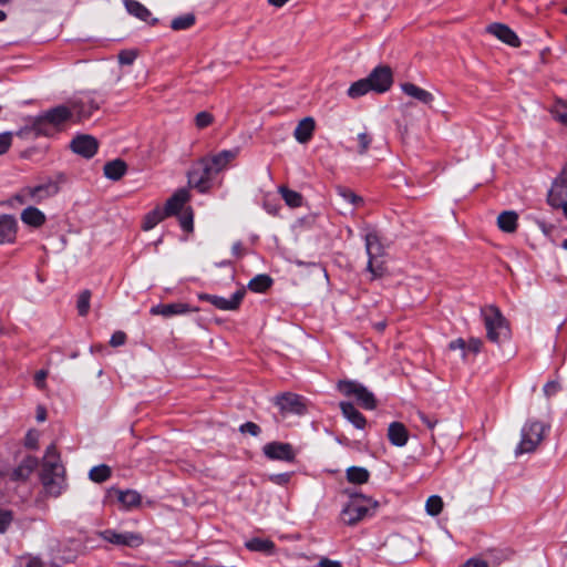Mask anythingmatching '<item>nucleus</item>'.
<instances>
[{
  "label": "nucleus",
  "mask_w": 567,
  "mask_h": 567,
  "mask_svg": "<svg viewBox=\"0 0 567 567\" xmlns=\"http://www.w3.org/2000/svg\"><path fill=\"white\" fill-rule=\"evenodd\" d=\"M83 101H72L69 104L58 105L50 109L37 116H30L25 120V124L16 133L17 136L39 137V136H53L59 133L65 123L69 121L81 122L89 118L94 111L97 110V104L91 103V109L85 111L83 109Z\"/></svg>",
  "instance_id": "obj_1"
},
{
  "label": "nucleus",
  "mask_w": 567,
  "mask_h": 567,
  "mask_svg": "<svg viewBox=\"0 0 567 567\" xmlns=\"http://www.w3.org/2000/svg\"><path fill=\"white\" fill-rule=\"evenodd\" d=\"M41 482L45 492L55 497L61 495L65 487L64 467L60 463V455L54 444L47 447L43 457Z\"/></svg>",
  "instance_id": "obj_2"
},
{
  "label": "nucleus",
  "mask_w": 567,
  "mask_h": 567,
  "mask_svg": "<svg viewBox=\"0 0 567 567\" xmlns=\"http://www.w3.org/2000/svg\"><path fill=\"white\" fill-rule=\"evenodd\" d=\"M486 337L491 342L501 343L509 338V328L506 319L495 306H488L481 310Z\"/></svg>",
  "instance_id": "obj_3"
},
{
  "label": "nucleus",
  "mask_w": 567,
  "mask_h": 567,
  "mask_svg": "<svg viewBox=\"0 0 567 567\" xmlns=\"http://www.w3.org/2000/svg\"><path fill=\"white\" fill-rule=\"evenodd\" d=\"M378 507V502L363 495H353L341 512L342 520L347 525H355Z\"/></svg>",
  "instance_id": "obj_4"
},
{
  "label": "nucleus",
  "mask_w": 567,
  "mask_h": 567,
  "mask_svg": "<svg viewBox=\"0 0 567 567\" xmlns=\"http://www.w3.org/2000/svg\"><path fill=\"white\" fill-rule=\"evenodd\" d=\"M364 240L365 251L369 258L367 269L372 275V278H380L385 272L384 261L382 259L384 256V247L375 231L368 233Z\"/></svg>",
  "instance_id": "obj_5"
},
{
  "label": "nucleus",
  "mask_w": 567,
  "mask_h": 567,
  "mask_svg": "<svg viewBox=\"0 0 567 567\" xmlns=\"http://www.w3.org/2000/svg\"><path fill=\"white\" fill-rule=\"evenodd\" d=\"M547 426L539 421H528L522 429L520 442L515 450L516 455L534 452L545 437Z\"/></svg>",
  "instance_id": "obj_6"
},
{
  "label": "nucleus",
  "mask_w": 567,
  "mask_h": 567,
  "mask_svg": "<svg viewBox=\"0 0 567 567\" xmlns=\"http://www.w3.org/2000/svg\"><path fill=\"white\" fill-rule=\"evenodd\" d=\"M68 182L64 173H56L41 184L29 186L33 204H40L49 198L54 197L61 190V186Z\"/></svg>",
  "instance_id": "obj_7"
},
{
  "label": "nucleus",
  "mask_w": 567,
  "mask_h": 567,
  "mask_svg": "<svg viewBox=\"0 0 567 567\" xmlns=\"http://www.w3.org/2000/svg\"><path fill=\"white\" fill-rule=\"evenodd\" d=\"M338 390L346 396H353L358 403L365 410H374L377 408V400L371 391H369L363 384L343 380L337 384Z\"/></svg>",
  "instance_id": "obj_8"
},
{
  "label": "nucleus",
  "mask_w": 567,
  "mask_h": 567,
  "mask_svg": "<svg viewBox=\"0 0 567 567\" xmlns=\"http://www.w3.org/2000/svg\"><path fill=\"white\" fill-rule=\"evenodd\" d=\"M97 536L116 546L138 547L144 542L141 534L133 532L118 533L114 529H105L97 532Z\"/></svg>",
  "instance_id": "obj_9"
},
{
  "label": "nucleus",
  "mask_w": 567,
  "mask_h": 567,
  "mask_svg": "<svg viewBox=\"0 0 567 567\" xmlns=\"http://www.w3.org/2000/svg\"><path fill=\"white\" fill-rule=\"evenodd\" d=\"M349 140L353 144L350 150L354 151L359 155H364L368 153L372 144L373 136L368 126L357 124L350 128Z\"/></svg>",
  "instance_id": "obj_10"
},
{
  "label": "nucleus",
  "mask_w": 567,
  "mask_h": 567,
  "mask_svg": "<svg viewBox=\"0 0 567 567\" xmlns=\"http://www.w3.org/2000/svg\"><path fill=\"white\" fill-rule=\"evenodd\" d=\"M367 80L371 84L372 91L384 93L393 83L392 70L388 65H379L372 70Z\"/></svg>",
  "instance_id": "obj_11"
},
{
  "label": "nucleus",
  "mask_w": 567,
  "mask_h": 567,
  "mask_svg": "<svg viewBox=\"0 0 567 567\" xmlns=\"http://www.w3.org/2000/svg\"><path fill=\"white\" fill-rule=\"evenodd\" d=\"M198 166L188 173V185L204 194L212 188V181L215 176L212 173H206V165L202 159L198 162Z\"/></svg>",
  "instance_id": "obj_12"
},
{
  "label": "nucleus",
  "mask_w": 567,
  "mask_h": 567,
  "mask_svg": "<svg viewBox=\"0 0 567 567\" xmlns=\"http://www.w3.org/2000/svg\"><path fill=\"white\" fill-rule=\"evenodd\" d=\"M275 404L279 408L282 414L293 413L303 414L306 412V405L301 400V396L295 393H282L275 398Z\"/></svg>",
  "instance_id": "obj_13"
},
{
  "label": "nucleus",
  "mask_w": 567,
  "mask_h": 567,
  "mask_svg": "<svg viewBox=\"0 0 567 567\" xmlns=\"http://www.w3.org/2000/svg\"><path fill=\"white\" fill-rule=\"evenodd\" d=\"M567 197V164L563 167L558 177L555 178L548 192V203L553 207H560Z\"/></svg>",
  "instance_id": "obj_14"
},
{
  "label": "nucleus",
  "mask_w": 567,
  "mask_h": 567,
  "mask_svg": "<svg viewBox=\"0 0 567 567\" xmlns=\"http://www.w3.org/2000/svg\"><path fill=\"white\" fill-rule=\"evenodd\" d=\"M70 147L75 154L91 158L96 154L99 143L92 135L82 134L71 141Z\"/></svg>",
  "instance_id": "obj_15"
},
{
  "label": "nucleus",
  "mask_w": 567,
  "mask_h": 567,
  "mask_svg": "<svg viewBox=\"0 0 567 567\" xmlns=\"http://www.w3.org/2000/svg\"><path fill=\"white\" fill-rule=\"evenodd\" d=\"M237 151H221L218 154L202 158L206 165V173H212L216 176L219 172L225 169L227 165L237 156Z\"/></svg>",
  "instance_id": "obj_16"
},
{
  "label": "nucleus",
  "mask_w": 567,
  "mask_h": 567,
  "mask_svg": "<svg viewBox=\"0 0 567 567\" xmlns=\"http://www.w3.org/2000/svg\"><path fill=\"white\" fill-rule=\"evenodd\" d=\"M264 454L270 460H279L292 462L295 460V452L289 443L271 442L264 446Z\"/></svg>",
  "instance_id": "obj_17"
},
{
  "label": "nucleus",
  "mask_w": 567,
  "mask_h": 567,
  "mask_svg": "<svg viewBox=\"0 0 567 567\" xmlns=\"http://www.w3.org/2000/svg\"><path fill=\"white\" fill-rule=\"evenodd\" d=\"M486 32L513 48H518L520 45V40L517 34L504 23H491L486 27Z\"/></svg>",
  "instance_id": "obj_18"
},
{
  "label": "nucleus",
  "mask_w": 567,
  "mask_h": 567,
  "mask_svg": "<svg viewBox=\"0 0 567 567\" xmlns=\"http://www.w3.org/2000/svg\"><path fill=\"white\" fill-rule=\"evenodd\" d=\"M192 311H198V308H192L189 305L184 302H174V303H159L153 306L150 312L154 316H163L165 318H169L173 316L185 315Z\"/></svg>",
  "instance_id": "obj_19"
},
{
  "label": "nucleus",
  "mask_w": 567,
  "mask_h": 567,
  "mask_svg": "<svg viewBox=\"0 0 567 567\" xmlns=\"http://www.w3.org/2000/svg\"><path fill=\"white\" fill-rule=\"evenodd\" d=\"M18 221L12 215H0V245L13 244L17 239Z\"/></svg>",
  "instance_id": "obj_20"
},
{
  "label": "nucleus",
  "mask_w": 567,
  "mask_h": 567,
  "mask_svg": "<svg viewBox=\"0 0 567 567\" xmlns=\"http://www.w3.org/2000/svg\"><path fill=\"white\" fill-rule=\"evenodd\" d=\"M190 194L188 189H177L166 202L163 208L167 216L176 215L182 212L184 205L189 200Z\"/></svg>",
  "instance_id": "obj_21"
},
{
  "label": "nucleus",
  "mask_w": 567,
  "mask_h": 567,
  "mask_svg": "<svg viewBox=\"0 0 567 567\" xmlns=\"http://www.w3.org/2000/svg\"><path fill=\"white\" fill-rule=\"evenodd\" d=\"M245 290L239 289L231 295L230 298H224L219 296L213 295L212 305L215 306L219 310L233 311L237 310L244 299Z\"/></svg>",
  "instance_id": "obj_22"
},
{
  "label": "nucleus",
  "mask_w": 567,
  "mask_h": 567,
  "mask_svg": "<svg viewBox=\"0 0 567 567\" xmlns=\"http://www.w3.org/2000/svg\"><path fill=\"white\" fill-rule=\"evenodd\" d=\"M21 221L32 228H41L47 223L45 214L33 205L27 206L20 214Z\"/></svg>",
  "instance_id": "obj_23"
},
{
  "label": "nucleus",
  "mask_w": 567,
  "mask_h": 567,
  "mask_svg": "<svg viewBox=\"0 0 567 567\" xmlns=\"http://www.w3.org/2000/svg\"><path fill=\"white\" fill-rule=\"evenodd\" d=\"M401 90L410 97L421 102L424 105L431 106L434 102V95L415 85L414 83L405 82L401 84Z\"/></svg>",
  "instance_id": "obj_24"
},
{
  "label": "nucleus",
  "mask_w": 567,
  "mask_h": 567,
  "mask_svg": "<svg viewBox=\"0 0 567 567\" xmlns=\"http://www.w3.org/2000/svg\"><path fill=\"white\" fill-rule=\"evenodd\" d=\"M111 493H114L116 495L117 502L121 504L122 508L125 511H131L141 505L142 496L136 491L113 489Z\"/></svg>",
  "instance_id": "obj_25"
},
{
  "label": "nucleus",
  "mask_w": 567,
  "mask_h": 567,
  "mask_svg": "<svg viewBox=\"0 0 567 567\" xmlns=\"http://www.w3.org/2000/svg\"><path fill=\"white\" fill-rule=\"evenodd\" d=\"M388 439L394 446L402 447L409 441V431L401 422H392L388 429Z\"/></svg>",
  "instance_id": "obj_26"
},
{
  "label": "nucleus",
  "mask_w": 567,
  "mask_h": 567,
  "mask_svg": "<svg viewBox=\"0 0 567 567\" xmlns=\"http://www.w3.org/2000/svg\"><path fill=\"white\" fill-rule=\"evenodd\" d=\"M315 128V120L310 116L305 117L297 124L293 136L299 143L305 144L311 140Z\"/></svg>",
  "instance_id": "obj_27"
},
{
  "label": "nucleus",
  "mask_w": 567,
  "mask_h": 567,
  "mask_svg": "<svg viewBox=\"0 0 567 567\" xmlns=\"http://www.w3.org/2000/svg\"><path fill=\"white\" fill-rule=\"evenodd\" d=\"M340 409L342 411L343 416L351 422L357 429L362 430L367 424V420L363 414L355 409V406L350 402H341Z\"/></svg>",
  "instance_id": "obj_28"
},
{
  "label": "nucleus",
  "mask_w": 567,
  "mask_h": 567,
  "mask_svg": "<svg viewBox=\"0 0 567 567\" xmlns=\"http://www.w3.org/2000/svg\"><path fill=\"white\" fill-rule=\"evenodd\" d=\"M38 466V461L35 457H27L24 458L13 471L11 474V478L14 481H25L34 468Z\"/></svg>",
  "instance_id": "obj_29"
},
{
  "label": "nucleus",
  "mask_w": 567,
  "mask_h": 567,
  "mask_svg": "<svg viewBox=\"0 0 567 567\" xmlns=\"http://www.w3.org/2000/svg\"><path fill=\"white\" fill-rule=\"evenodd\" d=\"M126 163L122 159H114L104 165V175L109 179L118 181L126 173Z\"/></svg>",
  "instance_id": "obj_30"
},
{
  "label": "nucleus",
  "mask_w": 567,
  "mask_h": 567,
  "mask_svg": "<svg viewBox=\"0 0 567 567\" xmlns=\"http://www.w3.org/2000/svg\"><path fill=\"white\" fill-rule=\"evenodd\" d=\"M518 216L515 212H503L497 217L498 227L505 233H514L517 228Z\"/></svg>",
  "instance_id": "obj_31"
},
{
  "label": "nucleus",
  "mask_w": 567,
  "mask_h": 567,
  "mask_svg": "<svg viewBox=\"0 0 567 567\" xmlns=\"http://www.w3.org/2000/svg\"><path fill=\"white\" fill-rule=\"evenodd\" d=\"M246 548L251 551H260L266 554H272L275 551V544L270 539L264 538H251L246 542Z\"/></svg>",
  "instance_id": "obj_32"
},
{
  "label": "nucleus",
  "mask_w": 567,
  "mask_h": 567,
  "mask_svg": "<svg viewBox=\"0 0 567 567\" xmlns=\"http://www.w3.org/2000/svg\"><path fill=\"white\" fill-rule=\"evenodd\" d=\"M165 217H167V215L165 214L164 209L156 207L144 216L142 228L146 231L151 230Z\"/></svg>",
  "instance_id": "obj_33"
},
{
  "label": "nucleus",
  "mask_w": 567,
  "mask_h": 567,
  "mask_svg": "<svg viewBox=\"0 0 567 567\" xmlns=\"http://www.w3.org/2000/svg\"><path fill=\"white\" fill-rule=\"evenodd\" d=\"M124 6L127 12L143 21H148L151 12L146 7L135 0H124Z\"/></svg>",
  "instance_id": "obj_34"
},
{
  "label": "nucleus",
  "mask_w": 567,
  "mask_h": 567,
  "mask_svg": "<svg viewBox=\"0 0 567 567\" xmlns=\"http://www.w3.org/2000/svg\"><path fill=\"white\" fill-rule=\"evenodd\" d=\"M370 473L367 468L351 466L347 470V480L354 484H364L369 481Z\"/></svg>",
  "instance_id": "obj_35"
},
{
  "label": "nucleus",
  "mask_w": 567,
  "mask_h": 567,
  "mask_svg": "<svg viewBox=\"0 0 567 567\" xmlns=\"http://www.w3.org/2000/svg\"><path fill=\"white\" fill-rule=\"evenodd\" d=\"M370 91H372L371 84L365 78L352 83L348 89L347 94L351 99H358L365 95Z\"/></svg>",
  "instance_id": "obj_36"
},
{
  "label": "nucleus",
  "mask_w": 567,
  "mask_h": 567,
  "mask_svg": "<svg viewBox=\"0 0 567 567\" xmlns=\"http://www.w3.org/2000/svg\"><path fill=\"white\" fill-rule=\"evenodd\" d=\"M272 284V279L268 275H257L249 284L248 288L254 292H265Z\"/></svg>",
  "instance_id": "obj_37"
},
{
  "label": "nucleus",
  "mask_w": 567,
  "mask_h": 567,
  "mask_svg": "<svg viewBox=\"0 0 567 567\" xmlns=\"http://www.w3.org/2000/svg\"><path fill=\"white\" fill-rule=\"evenodd\" d=\"M10 206L16 205H31L33 204L32 196L30 194L29 186L22 187L18 193H16L9 200Z\"/></svg>",
  "instance_id": "obj_38"
},
{
  "label": "nucleus",
  "mask_w": 567,
  "mask_h": 567,
  "mask_svg": "<svg viewBox=\"0 0 567 567\" xmlns=\"http://www.w3.org/2000/svg\"><path fill=\"white\" fill-rule=\"evenodd\" d=\"M110 476H111V468L105 464H101V465L92 467L89 473L90 480L95 483H103L106 480H109Z\"/></svg>",
  "instance_id": "obj_39"
},
{
  "label": "nucleus",
  "mask_w": 567,
  "mask_h": 567,
  "mask_svg": "<svg viewBox=\"0 0 567 567\" xmlns=\"http://www.w3.org/2000/svg\"><path fill=\"white\" fill-rule=\"evenodd\" d=\"M279 192L288 206L300 207L302 205V196L298 192L284 186L279 188Z\"/></svg>",
  "instance_id": "obj_40"
},
{
  "label": "nucleus",
  "mask_w": 567,
  "mask_h": 567,
  "mask_svg": "<svg viewBox=\"0 0 567 567\" xmlns=\"http://www.w3.org/2000/svg\"><path fill=\"white\" fill-rule=\"evenodd\" d=\"M195 23V16L193 13H186L172 20L171 28L173 30H186Z\"/></svg>",
  "instance_id": "obj_41"
},
{
  "label": "nucleus",
  "mask_w": 567,
  "mask_h": 567,
  "mask_svg": "<svg viewBox=\"0 0 567 567\" xmlns=\"http://www.w3.org/2000/svg\"><path fill=\"white\" fill-rule=\"evenodd\" d=\"M443 499L439 495H432L426 499L425 511L430 516H437L443 509Z\"/></svg>",
  "instance_id": "obj_42"
},
{
  "label": "nucleus",
  "mask_w": 567,
  "mask_h": 567,
  "mask_svg": "<svg viewBox=\"0 0 567 567\" xmlns=\"http://www.w3.org/2000/svg\"><path fill=\"white\" fill-rule=\"evenodd\" d=\"M488 554L492 558V561L494 565L498 566L503 561L509 560L513 556V551L508 548L504 549H491L488 550Z\"/></svg>",
  "instance_id": "obj_43"
},
{
  "label": "nucleus",
  "mask_w": 567,
  "mask_h": 567,
  "mask_svg": "<svg viewBox=\"0 0 567 567\" xmlns=\"http://www.w3.org/2000/svg\"><path fill=\"white\" fill-rule=\"evenodd\" d=\"M90 299L91 292L89 290H84L80 293L78 298L76 308L80 316H86L90 310Z\"/></svg>",
  "instance_id": "obj_44"
},
{
  "label": "nucleus",
  "mask_w": 567,
  "mask_h": 567,
  "mask_svg": "<svg viewBox=\"0 0 567 567\" xmlns=\"http://www.w3.org/2000/svg\"><path fill=\"white\" fill-rule=\"evenodd\" d=\"M550 112L556 121L567 126V105L565 103L558 101Z\"/></svg>",
  "instance_id": "obj_45"
},
{
  "label": "nucleus",
  "mask_w": 567,
  "mask_h": 567,
  "mask_svg": "<svg viewBox=\"0 0 567 567\" xmlns=\"http://www.w3.org/2000/svg\"><path fill=\"white\" fill-rule=\"evenodd\" d=\"M13 512L0 508V534H4L13 522Z\"/></svg>",
  "instance_id": "obj_46"
},
{
  "label": "nucleus",
  "mask_w": 567,
  "mask_h": 567,
  "mask_svg": "<svg viewBox=\"0 0 567 567\" xmlns=\"http://www.w3.org/2000/svg\"><path fill=\"white\" fill-rule=\"evenodd\" d=\"M21 561H24V567H59L55 564H45L41 560V558L32 555H25L20 558Z\"/></svg>",
  "instance_id": "obj_47"
},
{
  "label": "nucleus",
  "mask_w": 567,
  "mask_h": 567,
  "mask_svg": "<svg viewBox=\"0 0 567 567\" xmlns=\"http://www.w3.org/2000/svg\"><path fill=\"white\" fill-rule=\"evenodd\" d=\"M193 210L190 208L185 209L179 215V225L185 231H193Z\"/></svg>",
  "instance_id": "obj_48"
},
{
  "label": "nucleus",
  "mask_w": 567,
  "mask_h": 567,
  "mask_svg": "<svg viewBox=\"0 0 567 567\" xmlns=\"http://www.w3.org/2000/svg\"><path fill=\"white\" fill-rule=\"evenodd\" d=\"M213 121H214V116L206 111L199 112L195 116V124L198 128H205V127L209 126L213 123Z\"/></svg>",
  "instance_id": "obj_49"
},
{
  "label": "nucleus",
  "mask_w": 567,
  "mask_h": 567,
  "mask_svg": "<svg viewBox=\"0 0 567 567\" xmlns=\"http://www.w3.org/2000/svg\"><path fill=\"white\" fill-rule=\"evenodd\" d=\"M449 349L451 351L460 350L462 358L465 359L467 355V341L463 338H457L449 343Z\"/></svg>",
  "instance_id": "obj_50"
},
{
  "label": "nucleus",
  "mask_w": 567,
  "mask_h": 567,
  "mask_svg": "<svg viewBox=\"0 0 567 567\" xmlns=\"http://www.w3.org/2000/svg\"><path fill=\"white\" fill-rule=\"evenodd\" d=\"M137 56L136 51L133 50H123L118 53V62L122 65H130L132 64Z\"/></svg>",
  "instance_id": "obj_51"
},
{
  "label": "nucleus",
  "mask_w": 567,
  "mask_h": 567,
  "mask_svg": "<svg viewBox=\"0 0 567 567\" xmlns=\"http://www.w3.org/2000/svg\"><path fill=\"white\" fill-rule=\"evenodd\" d=\"M12 136L13 134L11 132H4L0 133V155L8 152L12 144Z\"/></svg>",
  "instance_id": "obj_52"
},
{
  "label": "nucleus",
  "mask_w": 567,
  "mask_h": 567,
  "mask_svg": "<svg viewBox=\"0 0 567 567\" xmlns=\"http://www.w3.org/2000/svg\"><path fill=\"white\" fill-rule=\"evenodd\" d=\"M416 415L429 430H434L435 425L437 424V420L434 416L427 415L422 411H417Z\"/></svg>",
  "instance_id": "obj_53"
},
{
  "label": "nucleus",
  "mask_w": 567,
  "mask_h": 567,
  "mask_svg": "<svg viewBox=\"0 0 567 567\" xmlns=\"http://www.w3.org/2000/svg\"><path fill=\"white\" fill-rule=\"evenodd\" d=\"M239 431L241 433H249L252 436H257L260 433V427L254 422H246L240 425Z\"/></svg>",
  "instance_id": "obj_54"
},
{
  "label": "nucleus",
  "mask_w": 567,
  "mask_h": 567,
  "mask_svg": "<svg viewBox=\"0 0 567 567\" xmlns=\"http://www.w3.org/2000/svg\"><path fill=\"white\" fill-rule=\"evenodd\" d=\"M483 347V341L480 338H470L467 341V353L477 354Z\"/></svg>",
  "instance_id": "obj_55"
},
{
  "label": "nucleus",
  "mask_w": 567,
  "mask_h": 567,
  "mask_svg": "<svg viewBox=\"0 0 567 567\" xmlns=\"http://www.w3.org/2000/svg\"><path fill=\"white\" fill-rule=\"evenodd\" d=\"M560 390V383L556 380L548 381L544 385V393L546 396L555 395Z\"/></svg>",
  "instance_id": "obj_56"
},
{
  "label": "nucleus",
  "mask_w": 567,
  "mask_h": 567,
  "mask_svg": "<svg viewBox=\"0 0 567 567\" xmlns=\"http://www.w3.org/2000/svg\"><path fill=\"white\" fill-rule=\"evenodd\" d=\"M126 341V334L123 331H116L112 334L110 339V344L112 347L123 346Z\"/></svg>",
  "instance_id": "obj_57"
},
{
  "label": "nucleus",
  "mask_w": 567,
  "mask_h": 567,
  "mask_svg": "<svg viewBox=\"0 0 567 567\" xmlns=\"http://www.w3.org/2000/svg\"><path fill=\"white\" fill-rule=\"evenodd\" d=\"M340 195L349 203L353 204V205H358L359 203L362 202V198L358 195H355L354 193H352L351 190H347V189H342L340 192Z\"/></svg>",
  "instance_id": "obj_58"
},
{
  "label": "nucleus",
  "mask_w": 567,
  "mask_h": 567,
  "mask_svg": "<svg viewBox=\"0 0 567 567\" xmlns=\"http://www.w3.org/2000/svg\"><path fill=\"white\" fill-rule=\"evenodd\" d=\"M461 567H488V563L477 557L470 558Z\"/></svg>",
  "instance_id": "obj_59"
},
{
  "label": "nucleus",
  "mask_w": 567,
  "mask_h": 567,
  "mask_svg": "<svg viewBox=\"0 0 567 567\" xmlns=\"http://www.w3.org/2000/svg\"><path fill=\"white\" fill-rule=\"evenodd\" d=\"M270 481L278 485H286L290 481L289 473H280L270 476Z\"/></svg>",
  "instance_id": "obj_60"
},
{
  "label": "nucleus",
  "mask_w": 567,
  "mask_h": 567,
  "mask_svg": "<svg viewBox=\"0 0 567 567\" xmlns=\"http://www.w3.org/2000/svg\"><path fill=\"white\" fill-rule=\"evenodd\" d=\"M25 446L29 449H35L38 446V434L34 431H29L25 436Z\"/></svg>",
  "instance_id": "obj_61"
},
{
  "label": "nucleus",
  "mask_w": 567,
  "mask_h": 567,
  "mask_svg": "<svg viewBox=\"0 0 567 567\" xmlns=\"http://www.w3.org/2000/svg\"><path fill=\"white\" fill-rule=\"evenodd\" d=\"M45 378H47V372L44 370H40L35 373V377H34V382H35V385L39 388V389H43L44 385H45Z\"/></svg>",
  "instance_id": "obj_62"
},
{
  "label": "nucleus",
  "mask_w": 567,
  "mask_h": 567,
  "mask_svg": "<svg viewBox=\"0 0 567 567\" xmlns=\"http://www.w3.org/2000/svg\"><path fill=\"white\" fill-rule=\"evenodd\" d=\"M231 251L238 258L243 257L245 254L244 247H243L241 243H239V241H237L233 245Z\"/></svg>",
  "instance_id": "obj_63"
},
{
  "label": "nucleus",
  "mask_w": 567,
  "mask_h": 567,
  "mask_svg": "<svg viewBox=\"0 0 567 567\" xmlns=\"http://www.w3.org/2000/svg\"><path fill=\"white\" fill-rule=\"evenodd\" d=\"M320 567H342V565L337 560H330L328 558L321 559L319 563Z\"/></svg>",
  "instance_id": "obj_64"
}]
</instances>
